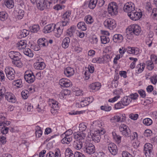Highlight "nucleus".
I'll return each mask as SVG.
<instances>
[{"label":"nucleus","mask_w":157,"mask_h":157,"mask_svg":"<svg viewBox=\"0 0 157 157\" xmlns=\"http://www.w3.org/2000/svg\"><path fill=\"white\" fill-rule=\"evenodd\" d=\"M141 29L138 25L134 24L129 26L126 29V37L128 39H132L134 34L138 35L140 33Z\"/></svg>","instance_id":"nucleus-1"},{"label":"nucleus","mask_w":157,"mask_h":157,"mask_svg":"<svg viewBox=\"0 0 157 157\" xmlns=\"http://www.w3.org/2000/svg\"><path fill=\"white\" fill-rule=\"evenodd\" d=\"M105 132V131L104 128L94 131L91 130L90 134L88 135L87 137L89 138V140H92L95 143H98L100 141L101 136L104 134Z\"/></svg>","instance_id":"nucleus-2"},{"label":"nucleus","mask_w":157,"mask_h":157,"mask_svg":"<svg viewBox=\"0 0 157 157\" xmlns=\"http://www.w3.org/2000/svg\"><path fill=\"white\" fill-rule=\"evenodd\" d=\"M108 13L111 16L117 15L118 12V6L115 2H112L109 4L107 6Z\"/></svg>","instance_id":"nucleus-3"},{"label":"nucleus","mask_w":157,"mask_h":157,"mask_svg":"<svg viewBox=\"0 0 157 157\" xmlns=\"http://www.w3.org/2000/svg\"><path fill=\"white\" fill-rule=\"evenodd\" d=\"M103 25L106 28L110 30L114 29L117 26L115 20L112 18H108L105 19L103 22Z\"/></svg>","instance_id":"nucleus-4"},{"label":"nucleus","mask_w":157,"mask_h":157,"mask_svg":"<svg viewBox=\"0 0 157 157\" xmlns=\"http://www.w3.org/2000/svg\"><path fill=\"white\" fill-rule=\"evenodd\" d=\"M64 25L62 23L59 22L55 24L54 29V35L57 37H59L62 34Z\"/></svg>","instance_id":"nucleus-5"},{"label":"nucleus","mask_w":157,"mask_h":157,"mask_svg":"<svg viewBox=\"0 0 157 157\" xmlns=\"http://www.w3.org/2000/svg\"><path fill=\"white\" fill-rule=\"evenodd\" d=\"M36 61L33 64L34 68L37 70H43L46 67V64L42 58L36 57L35 59Z\"/></svg>","instance_id":"nucleus-6"},{"label":"nucleus","mask_w":157,"mask_h":157,"mask_svg":"<svg viewBox=\"0 0 157 157\" xmlns=\"http://www.w3.org/2000/svg\"><path fill=\"white\" fill-rule=\"evenodd\" d=\"M5 72L7 78L9 80H12L14 79L15 71L13 68L9 66L6 67Z\"/></svg>","instance_id":"nucleus-7"},{"label":"nucleus","mask_w":157,"mask_h":157,"mask_svg":"<svg viewBox=\"0 0 157 157\" xmlns=\"http://www.w3.org/2000/svg\"><path fill=\"white\" fill-rule=\"evenodd\" d=\"M24 78L25 81L28 83H32L35 80V77L32 71L28 70L25 71Z\"/></svg>","instance_id":"nucleus-8"},{"label":"nucleus","mask_w":157,"mask_h":157,"mask_svg":"<svg viewBox=\"0 0 157 157\" xmlns=\"http://www.w3.org/2000/svg\"><path fill=\"white\" fill-rule=\"evenodd\" d=\"M49 105L52 109L51 110V113L53 114L56 113L60 106L58 102L54 100L51 99L49 100Z\"/></svg>","instance_id":"nucleus-9"},{"label":"nucleus","mask_w":157,"mask_h":157,"mask_svg":"<svg viewBox=\"0 0 157 157\" xmlns=\"http://www.w3.org/2000/svg\"><path fill=\"white\" fill-rule=\"evenodd\" d=\"M142 15V12L140 9L135 12L128 13V15L129 18L132 20L135 21L139 20L141 17Z\"/></svg>","instance_id":"nucleus-10"},{"label":"nucleus","mask_w":157,"mask_h":157,"mask_svg":"<svg viewBox=\"0 0 157 157\" xmlns=\"http://www.w3.org/2000/svg\"><path fill=\"white\" fill-rule=\"evenodd\" d=\"M119 130L122 135L128 137L131 134V130L128 126L125 124H122L119 127Z\"/></svg>","instance_id":"nucleus-11"},{"label":"nucleus","mask_w":157,"mask_h":157,"mask_svg":"<svg viewBox=\"0 0 157 157\" xmlns=\"http://www.w3.org/2000/svg\"><path fill=\"white\" fill-rule=\"evenodd\" d=\"M109 57V56L108 55H105L103 56L96 57L93 59L92 62L94 63H104L108 60Z\"/></svg>","instance_id":"nucleus-12"},{"label":"nucleus","mask_w":157,"mask_h":157,"mask_svg":"<svg viewBox=\"0 0 157 157\" xmlns=\"http://www.w3.org/2000/svg\"><path fill=\"white\" fill-rule=\"evenodd\" d=\"M124 11L128 13H132L135 10V6L133 3L129 2L126 3L123 7Z\"/></svg>","instance_id":"nucleus-13"},{"label":"nucleus","mask_w":157,"mask_h":157,"mask_svg":"<svg viewBox=\"0 0 157 157\" xmlns=\"http://www.w3.org/2000/svg\"><path fill=\"white\" fill-rule=\"evenodd\" d=\"M52 2L47 0H37L36 4L38 8L40 10H43L48 5H50Z\"/></svg>","instance_id":"nucleus-14"},{"label":"nucleus","mask_w":157,"mask_h":157,"mask_svg":"<svg viewBox=\"0 0 157 157\" xmlns=\"http://www.w3.org/2000/svg\"><path fill=\"white\" fill-rule=\"evenodd\" d=\"M71 15L70 11H66L62 16V21L59 22L62 23L64 25H67L69 23Z\"/></svg>","instance_id":"nucleus-15"},{"label":"nucleus","mask_w":157,"mask_h":157,"mask_svg":"<svg viewBox=\"0 0 157 157\" xmlns=\"http://www.w3.org/2000/svg\"><path fill=\"white\" fill-rule=\"evenodd\" d=\"M59 84L63 87H68L72 85L71 81L68 79L63 78L59 80Z\"/></svg>","instance_id":"nucleus-16"},{"label":"nucleus","mask_w":157,"mask_h":157,"mask_svg":"<svg viewBox=\"0 0 157 157\" xmlns=\"http://www.w3.org/2000/svg\"><path fill=\"white\" fill-rule=\"evenodd\" d=\"M83 150L85 152L91 155L94 153L95 149L94 146L93 144H89L84 147Z\"/></svg>","instance_id":"nucleus-17"},{"label":"nucleus","mask_w":157,"mask_h":157,"mask_svg":"<svg viewBox=\"0 0 157 157\" xmlns=\"http://www.w3.org/2000/svg\"><path fill=\"white\" fill-rule=\"evenodd\" d=\"M94 67L92 64L89 65L88 67L86 68V71L84 73L85 79H88L90 77V74L94 72Z\"/></svg>","instance_id":"nucleus-18"},{"label":"nucleus","mask_w":157,"mask_h":157,"mask_svg":"<svg viewBox=\"0 0 157 157\" xmlns=\"http://www.w3.org/2000/svg\"><path fill=\"white\" fill-rule=\"evenodd\" d=\"M9 56L11 59L14 60L17 59H21L22 56L18 52L16 51H10L9 53Z\"/></svg>","instance_id":"nucleus-19"},{"label":"nucleus","mask_w":157,"mask_h":157,"mask_svg":"<svg viewBox=\"0 0 157 157\" xmlns=\"http://www.w3.org/2000/svg\"><path fill=\"white\" fill-rule=\"evenodd\" d=\"M71 91L68 90H62L59 94L58 97L61 99H64L69 97Z\"/></svg>","instance_id":"nucleus-20"},{"label":"nucleus","mask_w":157,"mask_h":157,"mask_svg":"<svg viewBox=\"0 0 157 157\" xmlns=\"http://www.w3.org/2000/svg\"><path fill=\"white\" fill-rule=\"evenodd\" d=\"M5 98L8 101L14 103L16 101L14 95L10 92H6L5 94Z\"/></svg>","instance_id":"nucleus-21"},{"label":"nucleus","mask_w":157,"mask_h":157,"mask_svg":"<svg viewBox=\"0 0 157 157\" xmlns=\"http://www.w3.org/2000/svg\"><path fill=\"white\" fill-rule=\"evenodd\" d=\"M86 133L84 132H77L74 133V138L77 140L82 141L86 137Z\"/></svg>","instance_id":"nucleus-22"},{"label":"nucleus","mask_w":157,"mask_h":157,"mask_svg":"<svg viewBox=\"0 0 157 157\" xmlns=\"http://www.w3.org/2000/svg\"><path fill=\"white\" fill-rule=\"evenodd\" d=\"M108 147L109 151L112 155H115L117 153V147L113 143L109 144Z\"/></svg>","instance_id":"nucleus-23"},{"label":"nucleus","mask_w":157,"mask_h":157,"mask_svg":"<svg viewBox=\"0 0 157 157\" xmlns=\"http://www.w3.org/2000/svg\"><path fill=\"white\" fill-rule=\"evenodd\" d=\"M102 126V122L101 121L96 120L93 122L91 124L90 128L91 130L95 129L96 130H99V128H100Z\"/></svg>","instance_id":"nucleus-24"},{"label":"nucleus","mask_w":157,"mask_h":157,"mask_svg":"<svg viewBox=\"0 0 157 157\" xmlns=\"http://www.w3.org/2000/svg\"><path fill=\"white\" fill-rule=\"evenodd\" d=\"M64 73L67 77H70L74 75L75 71L73 68L68 67L64 69Z\"/></svg>","instance_id":"nucleus-25"},{"label":"nucleus","mask_w":157,"mask_h":157,"mask_svg":"<svg viewBox=\"0 0 157 157\" xmlns=\"http://www.w3.org/2000/svg\"><path fill=\"white\" fill-rule=\"evenodd\" d=\"M127 50L128 53L133 55H137L140 52V50L137 47H128Z\"/></svg>","instance_id":"nucleus-26"},{"label":"nucleus","mask_w":157,"mask_h":157,"mask_svg":"<svg viewBox=\"0 0 157 157\" xmlns=\"http://www.w3.org/2000/svg\"><path fill=\"white\" fill-rule=\"evenodd\" d=\"M55 24H50L46 25L44 28L43 31L45 33H50L54 30Z\"/></svg>","instance_id":"nucleus-27"},{"label":"nucleus","mask_w":157,"mask_h":157,"mask_svg":"<svg viewBox=\"0 0 157 157\" xmlns=\"http://www.w3.org/2000/svg\"><path fill=\"white\" fill-rule=\"evenodd\" d=\"M94 100V98L92 97L83 98L81 101L82 106L84 107L88 105L92 102Z\"/></svg>","instance_id":"nucleus-28"},{"label":"nucleus","mask_w":157,"mask_h":157,"mask_svg":"<svg viewBox=\"0 0 157 157\" xmlns=\"http://www.w3.org/2000/svg\"><path fill=\"white\" fill-rule=\"evenodd\" d=\"M27 42L26 40H21L17 43L16 47L18 50H24L27 46Z\"/></svg>","instance_id":"nucleus-29"},{"label":"nucleus","mask_w":157,"mask_h":157,"mask_svg":"<svg viewBox=\"0 0 157 157\" xmlns=\"http://www.w3.org/2000/svg\"><path fill=\"white\" fill-rule=\"evenodd\" d=\"M37 43L40 47H46L48 46V42L47 40L44 38H40L38 39Z\"/></svg>","instance_id":"nucleus-30"},{"label":"nucleus","mask_w":157,"mask_h":157,"mask_svg":"<svg viewBox=\"0 0 157 157\" xmlns=\"http://www.w3.org/2000/svg\"><path fill=\"white\" fill-rule=\"evenodd\" d=\"M90 89L93 91H97L99 90L101 87V85L99 82L93 83L91 84L89 86Z\"/></svg>","instance_id":"nucleus-31"},{"label":"nucleus","mask_w":157,"mask_h":157,"mask_svg":"<svg viewBox=\"0 0 157 157\" xmlns=\"http://www.w3.org/2000/svg\"><path fill=\"white\" fill-rule=\"evenodd\" d=\"M113 40L115 42L120 43L123 40V37L121 34H116L113 36Z\"/></svg>","instance_id":"nucleus-32"},{"label":"nucleus","mask_w":157,"mask_h":157,"mask_svg":"<svg viewBox=\"0 0 157 157\" xmlns=\"http://www.w3.org/2000/svg\"><path fill=\"white\" fill-rule=\"evenodd\" d=\"M63 138L61 140V142L63 144H69L72 140V136H63Z\"/></svg>","instance_id":"nucleus-33"},{"label":"nucleus","mask_w":157,"mask_h":157,"mask_svg":"<svg viewBox=\"0 0 157 157\" xmlns=\"http://www.w3.org/2000/svg\"><path fill=\"white\" fill-rule=\"evenodd\" d=\"M16 18L17 20H20L22 19L24 15V11L21 9H19L16 10Z\"/></svg>","instance_id":"nucleus-34"},{"label":"nucleus","mask_w":157,"mask_h":157,"mask_svg":"<svg viewBox=\"0 0 157 157\" xmlns=\"http://www.w3.org/2000/svg\"><path fill=\"white\" fill-rule=\"evenodd\" d=\"M70 40L69 38L68 37H66L64 38L62 42V46L64 48H68Z\"/></svg>","instance_id":"nucleus-35"},{"label":"nucleus","mask_w":157,"mask_h":157,"mask_svg":"<svg viewBox=\"0 0 157 157\" xmlns=\"http://www.w3.org/2000/svg\"><path fill=\"white\" fill-rule=\"evenodd\" d=\"M121 100L122 103L124 104V107L128 105L131 102V100L130 97L127 96L124 97Z\"/></svg>","instance_id":"nucleus-36"},{"label":"nucleus","mask_w":157,"mask_h":157,"mask_svg":"<svg viewBox=\"0 0 157 157\" xmlns=\"http://www.w3.org/2000/svg\"><path fill=\"white\" fill-rule=\"evenodd\" d=\"M12 84L13 86L17 88H20L23 86L22 81L21 79L14 80Z\"/></svg>","instance_id":"nucleus-37"},{"label":"nucleus","mask_w":157,"mask_h":157,"mask_svg":"<svg viewBox=\"0 0 157 157\" xmlns=\"http://www.w3.org/2000/svg\"><path fill=\"white\" fill-rule=\"evenodd\" d=\"M119 122H124L126 119V115L123 113H117Z\"/></svg>","instance_id":"nucleus-38"},{"label":"nucleus","mask_w":157,"mask_h":157,"mask_svg":"<svg viewBox=\"0 0 157 157\" xmlns=\"http://www.w3.org/2000/svg\"><path fill=\"white\" fill-rule=\"evenodd\" d=\"M4 4L9 9L12 8L14 6L13 0H5Z\"/></svg>","instance_id":"nucleus-39"},{"label":"nucleus","mask_w":157,"mask_h":157,"mask_svg":"<svg viewBox=\"0 0 157 157\" xmlns=\"http://www.w3.org/2000/svg\"><path fill=\"white\" fill-rule=\"evenodd\" d=\"M12 63L15 67L18 68H21L22 67L23 63L21 61V59H17L13 60Z\"/></svg>","instance_id":"nucleus-40"},{"label":"nucleus","mask_w":157,"mask_h":157,"mask_svg":"<svg viewBox=\"0 0 157 157\" xmlns=\"http://www.w3.org/2000/svg\"><path fill=\"white\" fill-rule=\"evenodd\" d=\"M145 67V65L144 63H140L136 66V71L138 73H140L144 71Z\"/></svg>","instance_id":"nucleus-41"},{"label":"nucleus","mask_w":157,"mask_h":157,"mask_svg":"<svg viewBox=\"0 0 157 157\" xmlns=\"http://www.w3.org/2000/svg\"><path fill=\"white\" fill-rule=\"evenodd\" d=\"M29 32L25 29H24L19 32L18 34L21 38L25 37L29 34Z\"/></svg>","instance_id":"nucleus-42"},{"label":"nucleus","mask_w":157,"mask_h":157,"mask_svg":"<svg viewBox=\"0 0 157 157\" xmlns=\"http://www.w3.org/2000/svg\"><path fill=\"white\" fill-rule=\"evenodd\" d=\"M24 54L29 57H32L33 56V54L30 49L29 48H25L23 50Z\"/></svg>","instance_id":"nucleus-43"},{"label":"nucleus","mask_w":157,"mask_h":157,"mask_svg":"<svg viewBox=\"0 0 157 157\" xmlns=\"http://www.w3.org/2000/svg\"><path fill=\"white\" fill-rule=\"evenodd\" d=\"M8 17V13L4 11L0 12V20L2 21L6 20Z\"/></svg>","instance_id":"nucleus-44"},{"label":"nucleus","mask_w":157,"mask_h":157,"mask_svg":"<svg viewBox=\"0 0 157 157\" xmlns=\"http://www.w3.org/2000/svg\"><path fill=\"white\" fill-rule=\"evenodd\" d=\"M152 148V145L150 143H146L144 145V149L145 152L147 151L149 154H151Z\"/></svg>","instance_id":"nucleus-45"},{"label":"nucleus","mask_w":157,"mask_h":157,"mask_svg":"<svg viewBox=\"0 0 157 157\" xmlns=\"http://www.w3.org/2000/svg\"><path fill=\"white\" fill-rule=\"evenodd\" d=\"M98 37L95 35H93L91 36L89 39L90 42L94 45L96 44L98 42Z\"/></svg>","instance_id":"nucleus-46"},{"label":"nucleus","mask_w":157,"mask_h":157,"mask_svg":"<svg viewBox=\"0 0 157 157\" xmlns=\"http://www.w3.org/2000/svg\"><path fill=\"white\" fill-rule=\"evenodd\" d=\"M87 124L86 123L82 122L79 124V130L82 132H83L85 133V130L87 129Z\"/></svg>","instance_id":"nucleus-47"},{"label":"nucleus","mask_w":157,"mask_h":157,"mask_svg":"<svg viewBox=\"0 0 157 157\" xmlns=\"http://www.w3.org/2000/svg\"><path fill=\"white\" fill-rule=\"evenodd\" d=\"M76 29V27L75 26H72L67 30V34L69 36H71L75 32Z\"/></svg>","instance_id":"nucleus-48"},{"label":"nucleus","mask_w":157,"mask_h":157,"mask_svg":"<svg viewBox=\"0 0 157 157\" xmlns=\"http://www.w3.org/2000/svg\"><path fill=\"white\" fill-rule=\"evenodd\" d=\"M77 28L82 31H85L86 27L85 23L84 22H80L77 25Z\"/></svg>","instance_id":"nucleus-49"},{"label":"nucleus","mask_w":157,"mask_h":157,"mask_svg":"<svg viewBox=\"0 0 157 157\" xmlns=\"http://www.w3.org/2000/svg\"><path fill=\"white\" fill-rule=\"evenodd\" d=\"M98 0H90L88 4V7L92 9H94L97 4Z\"/></svg>","instance_id":"nucleus-50"},{"label":"nucleus","mask_w":157,"mask_h":157,"mask_svg":"<svg viewBox=\"0 0 157 157\" xmlns=\"http://www.w3.org/2000/svg\"><path fill=\"white\" fill-rule=\"evenodd\" d=\"M113 137L115 141L118 144H119L121 142V137L119 135L116 134L115 132H112Z\"/></svg>","instance_id":"nucleus-51"},{"label":"nucleus","mask_w":157,"mask_h":157,"mask_svg":"<svg viewBox=\"0 0 157 157\" xmlns=\"http://www.w3.org/2000/svg\"><path fill=\"white\" fill-rule=\"evenodd\" d=\"M73 146L74 148L76 149L77 150H80L82 146V142L81 141H78L76 142H75Z\"/></svg>","instance_id":"nucleus-52"},{"label":"nucleus","mask_w":157,"mask_h":157,"mask_svg":"<svg viewBox=\"0 0 157 157\" xmlns=\"http://www.w3.org/2000/svg\"><path fill=\"white\" fill-rule=\"evenodd\" d=\"M85 21L87 24H91L93 22L94 19L91 15H88L85 17Z\"/></svg>","instance_id":"nucleus-53"},{"label":"nucleus","mask_w":157,"mask_h":157,"mask_svg":"<svg viewBox=\"0 0 157 157\" xmlns=\"http://www.w3.org/2000/svg\"><path fill=\"white\" fill-rule=\"evenodd\" d=\"M143 124L146 126H150L153 123L152 120L151 119L148 118L144 119L143 120Z\"/></svg>","instance_id":"nucleus-54"},{"label":"nucleus","mask_w":157,"mask_h":157,"mask_svg":"<svg viewBox=\"0 0 157 157\" xmlns=\"http://www.w3.org/2000/svg\"><path fill=\"white\" fill-rule=\"evenodd\" d=\"M101 42L103 44H106L109 42L110 39L109 37L104 35L101 36Z\"/></svg>","instance_id":"nucleus-55"},{"label":"nucleus","mask_w":157,"mask_h":157,"mask_svg":"<svg viewBox=\"0 0 157 157\" xmlns=\"http://www.w3.org/2000/svg\"><path fill=\"white\" fill-rule=\"evenodd\" d=\"M30 31L33 33H36L40 30V27L38 25H33L30 27Z\"/></svg>","instance_id":"nucleus-56"},{"label":"nucleus","mask_w":157,"mask_h":157,"mask_svg":"<svg viewBox=\"0 0 157 157\" xmlns=\"http://www.w3.org/2000/svg\"><path fill=\"white\" fill-rule=\"evenodd\" d=\"M36 129L38 130H36V137L39 138L41 136L42 134V131L40 129V128L38 126L36 127Z\"/></svg>","instance_id":"nucleus-57"},{"label":"nucleus","mask_w":157,"mask_h":157,"mask_svg":"<svg viewBox=\"0 0 157 157\" xmlns=\"http://www.w3.org/2000/svg\"><path fill=\"white\" fill-rule=\"evenodd\" d=\"M129 59L133 62L130 64V67L132 69L134 68L136 66V62L137 61V59L136 58L130 57L129 58Z\"/></svg>","instance_id":"nucleus-58"},{"label":"nucleus","mask_w":157,"mask_h":157,"mask_svg":"<svg viewBox=\"0 0 157 157\" xmlns=\"http://www.w3.org/2000/svg\"><path fill=\"white\" fill-rule=\"evenodd\" d=\"M21 95L23 99H26L29 95V91L26 90H24L21 92Z\"/></svg>","instance_id":"nucleus-59"},{"label":"nucleus","mask_w":157,"mask_h":157,"mask_svg":"<svg viewBox=\"0 0 157 157\" xmlns=\"http://www.w3.org/2000/svg\"><path fill=\"white\" fill-rule=\"evenodd\" d=\"M25 108L28 112H30L33 110V106L30 103L26 102L25 104Z\"/></svg>","instance_id":"nucleus-60"},{"label":"nucleus","mask_w":157,"mask_h":157,"mask_svg":"<svg viewBox=\"0 0 157 157\" xmlns=\"http://www.w3.org/2000/svg\"><path fill=\"white\" fill-rule=\"evenodd\" d=\"M115 108L116 109H119L124 108V106L123 103L121 102V101L115 104Z\"/></svg>","instance_id":"nucleus-61"},{"label":"nucleus","mask_w":157,"mask_h":157,"mask_svg":"<svg viewBox=\"0 0 157 157\" xmlns=\"http://www.w3.org/2000/svg\"><path fill=\"white\" fill-rule=\"evenodd\" d=\"M73 154L72 151L69 148H67L65 152V156L66 157H72Z\"/></svg>","instance_id":"nucleus-62"},{"label":"nucleus","mask_w":157,"mask_h":157,"mask_svg":"<svg viewBox=\"0 0 157 157\" xmlns=\"http://www.w3.org/2000/svg\"><path fill=\"white\" fill-rule=\"evenodd\" d=\"M147 68L149 70H152L154 67V65L153 62L151 60L147 61Z\"/></svg>","instance_id":"nucleus-63"},{"label":"nucleus","mask_w":157,"mask_h":157,"mask_svg":"<svg viewBox=\"0 0 157 157\" xmlns=\"http://www.w3.org/2000/svg\"><path fill=\"white\" fill-rule=\"evenodd\" d=\"M74 94L76 96H82L83 94V91L79 88H76V89L74 91Z\"/></svg>","instance_id":"nucleus-64"}]
</instances>
